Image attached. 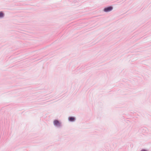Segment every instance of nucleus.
Listing matches in <instances>:
<instances>
[{
    "instance_id": "1",
    "label": "nucleus",
    "mask_w": 151,
    "mask_h": 151,
    "mask_svg": "<svg viewBox=\"0 0 151 151\" xmlns=\"http://www.w3.org/2000/svg\"><path fill=\"white\" fill-rule=\"evenodd\" d=\"M113 9V7L111 6L108 7L104 9V11L106 12L111 11Z\"/></svg>"
},
{
    "instance_id": "2",
    "label": "nucleus",
    "mask_w": 151,
    "mask_h": 151,
    "mask_svg": "<svg viewBox=\"0 0 151 151\" xmlns=\"http://www.w3.org/2000/svg\"><path fill=\"white\" fill-rule=\"evenodd\" d=\"M54 124L55 125L60 126V123L57 120H55L54 121Z\"/></svg>"
},
{
    "instance_id": "5",
    "label": "nucleus",
    "mask_w": 151,
    "mask_h": 151,
    "mask_svg": "<svg viewBox=\"0 0 151 151\" xmlns=\"http://www.w3.org/2000/svg\"><path fill=\"white\" fill-rule=\"evenodd\" d=\"M141 151H146V150H142Z\"/></svg>"
},
{
    "instance_id": "4",
    "label": "nucleus",
    "mask_w": 151,
    "mask_h": 151,
    "mask_svg": "<svg viewBox=\"0 0 151 151\" xmlns=\"http://www.w3.org/2000/svg\"><path fill=\"white\" fill-rule=\"evenodd\" d=\"M4 16V14L3 13L1 12H0V17H2Z\"/></svg>"
},
{
    "instance_id": "3",
    "label": "nucleus",
    "mask_w": 151,
    "mask_h": 151,
    "mask_svg": "<svg viewBox=\"0 0 151 151\" xmlns=\"http://www.w3.org/2000/svg\"><path fill=\"white\" fill-rule=\"evenodd\" d=\"M75 120V118L73 117H70L69 118V120L71 122Z\"/></svg>"
}]
</instances>
